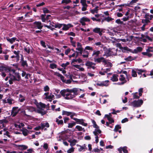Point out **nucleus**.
I'll return each instance as SVG.
<instances>
[{"label":"nucleus","mask_w":153,"mask_h":153,"mask_svg":"<svg viewBox=\"0 0 153 153\" xmlns=\"http://www.w3.org/2000/svg\"><path fill=\"white\" fill-rule=\"evenodd\" d=\"M54 75L58 76L59 77L61 80H63V78H65L64 77L62 74L57 72H54Z\"/></svg>","instance_id":"27"},{"label":"nucleus","mask_w":153,"mask_h":153,"mask_svg":"<svg viewBox=\"0 0 153 153\" xmlns=\"http://www.w3.org/2000/svg\"><path fill=\"white\" fill-rule=\"evenodd\" d=\"M124 59L127 61H131L132 60V57L131 56H129L128 57L125 58Z\"/></svg>","instance_id":"61"},{"label":"nucleus","mask_w":153,"mask_h":153,"mask_svg":"<svg viewBox=\"0 0 153 153\" xmlns=\"http://www.w3.org/2000/svg\"><path fill=\"white\" fill-rule=\"evenodd\" d=\"M121 126L120 125H116L115 126L114 131L116 132H117L118 131V130L121 129Z\"/></svg>","instance_id":"34"},{"label":"nucleus","mask_w":153,"mask_h":153,"mask_svg":"<svg viewBox=\"0 0 153 153\" xmlns=\"http://www.w3.org/2000/svg\"><path fill=\"white\" fill-rule=\"evenodd\" d=\"M63 134H61V135H60L59 136V139H58V141H61L62 140H67L68 142L70 143V145L71 146H74L76 144V141L75 140H72V139H68V137L67 136L66 137H64L63 136H62V135Z\"/></svg>","instance_id":"3"},{"label":"nucleus","mask_w":153,"mask_h":153,"mask_svg":"<svg viewBox=\"0 0 153 153\" xmlns=\"http://www.w3.org/2000/svg\"><path fill=\"white\" fill-rule=\"evenodd\" d=\"M122 151H123V152L124 153H128V151L127 150V147L126 146H124L123 147H120Z\"/></svg>","instance_id":"48"},{"label":"nucleus","mask_w":153,"mask_h":153,"mask_svg":"<svg viewBox=\"0 0 153 153\" xmlns=\"http://www.w3.org/2000/svg\"><path fill=\"white\" fill-rule=\"evenodd\" d=\"M76 93V88H74L71 89L68 88L61 90L60 93L65 99L70 100L75 97Z\"/></svg>","instance_id":"1"},{"label":"nucleus","mask_w":153,"mask_h":153,"mask_svg":"<svg viewBox=\"0 0 153 153\" xmlns=\"http://www.w3.org/2000/svg\"><path fill=\"white\" fill-rule=\"evenodd\" d=\"M137 94V92H135L132 94L133 95L134 99H138L139 98L140 96H138L136 95Z\"/></svg>","instance_id":"49"},{"label":"nucleus","mask_w":153,"mask_h":153,"mask_svg":"<svg viewBox=\"0 0 153 153\" xmlns=\"http://www.w3.org/2000/svg\"><path fill=\"white\" fill-rule=\"evenodd\" d=\"M85 50H91V51H93V48L92 47L90 46H87L85 48Z\"/></svg>","instance_id":"60"},{"label":"nucleus","mask_w":153,"mask_h":153,"mask_svg":"<svg viewBox=\"0 0 153 153\" xmlns=\"http://www.w3.org/2000/svg\"><path fill=\"white\" fill-rule=\"evenodd\" d=\"M106 63H104V65H106V67H111L112 66V64L109 62H108V61L106 59Z\"/></svg>","instance_id":"30"},{"label":"nucleus","mask_w":153,"mask_h":153,"mask_svg":"<svg viewBox=\"0 0 153 153\" xmlns=\"http://www.w3.org/2000/svg\"><path fill=\"white\" fill-rule=\"evenodd\" d=\"M142 23L144 24H146V25H148V23L150 22V21L149 19H143L142 20Z\"/></svg>","instance_id":"32"},{"label":"nucleus","mask_w":153,"mask_h":153,"mask_svg":"<svg viewBox=\"0 0 153 153\" xmlns=\"http://www.w3.org/2000/svg\"><path fill=\"white\" fill-rule=\"evenodd\" d=\"M77 95H80V93H83L84 91V90H81L80 89L77 88Z\"/></svg>","instance_id":"55"},{"label":"nucleus","mask_w":153,"mask_h":153,"mask_svg":"<svg viewBox=\"0 0 153 153\" xmlns=\"http://www.w3.org/2000/svg\"><path fill=\"white\" fill-rule=\"evenodd\" d=\"M111 50L110 48L105 50L104 54L103 55V56H106L107 57H108L113 55V54L112 53V52L111 51Z\"/></svg>","instance_id":"11"},{"label":"nucleus","mask_w":153,"mask_h":153,"mask_svg":"<svg viewBox=\"0 0 153 153\" xmlns=\"http://www.w3.org/2000/svg\"><path fill=\"white\" fill-rule=\"evenodd\" d=\"M84 120L83 119H77V124H79L84 126H86L87 125V124L84 123Z\"/></svg>","instance_id":"13"},{"label":"nucleus","mask_w":153,"mask_h":153,"mask_svg":"<svg viewBox=\"0 0 153 153\" xmlns=\"http://www.w3.org/2000/svg\"><path fill=\"white\" fill-rule=\"evenodd\" d=\"M56 122L58 125H62L63 124V121L62 120H59L58 119L56 118Z\"/></svg>","instance_id":"45"},{"label":"nucleus","mask_w":153,"mask_h":153,"mask_svg":"<svg viewBox=\"0 0 153 153\" xmlns=\"http://www.w3.org/2000/svg\"><path fill=\"white\" fill-rule=\"evenodd\" d=\"M50 88L48 85H46L44 88V90L45 91H49Z\"/></svg>","instance_id":"63"},{"label":"nucleus","mask_w":153,"mask_h":153,"mask_svg":"<svg viewBox=\"0 0 153 153\" xmlns=\"http://www.w3.org/2000/svg\"><path fill=\"white\" fill-rule=\"evenodd\" d=\"M14 126L16 128H17L20 129L21 128L20 124L19 123H15Z\"/></svg>","instance_id":"62"},{"label":"nucleus","mask_w":153,"mask_h":153,"mask_svg":"<svg viewBox=\"0 0 153 153\" xmlns=\"http://www.w3.org/2000/svg\"><path fill=\"white\" fill-rule=\"evenodd\" d=\"M98 7H99L98 6H97L95 8L91 10L90 11L91 13L93 14H94L95 13H97L98 12Z\"/></svg>","instance_id":"28"},{"label":"nucleus","mask_w":153,"mask_h":153,"mask_svg":"<svg viewBox=\"0 0 153 153\" xmlns=\"http://www.w3.org/2000/svg\"><path fill=\"white\" fill-rule=\"evenodd\" d=\"M143 101L142 100H134L131 102L130 105L134 107H140L142 105Z\"/></svg>","instance_id":"4"},{"label":"nucleus","mask_w":153,"mask_h":153,"mask_svg":"<svg viewBox=\"0 0 153 153\" xmlns=\"http://www.w3.org/2000/svg\"><path fill=\"white\" fill-rule=\"evenodd\" d=\"M93 31L96 33L98 34L99 35L101 36L102 35V33L103 32V29L98 27L94 28L93 30Z\"/></svg>","instance_id":"5"},{"label":"nucleus","mask_w":153,"mask_h":153,"mask_svg":"<svg viewBox=\"0 0 153 153\" xmlns=\"http://www.w3.org/2000/svg\"><path fill=\"white\" fill-rule=\"evenodd\" d=\"M76 62V59H74L72 61L71 64L74 67L76 68V65L75 64V62Z\"/></svg>","instance_id":"47"},{"label":"nucleus","mask_w":153,"mask_h":153,"mask_svg":"<svg viewBox=\"0 0 153 153\" xmlns=\"http://www.w3.org/2000/svg\"><path fill=\"white\" fill-rule=\"evenodd\" d=\"M6 39L8 42H9L11 44H12L16 40V37H13L10 39L8 37H7L6 38Z\"/></svg>","instance_id":"22"},{"label":"nucleus","mask_w":153,"mask_h":153,"mask_svg":"<svg viewBox=\"0 0 153 153\" xmlns=\"http://www.w3.org/2000/svg\"><path fill=\"white\" fill-rule=\"evenodd\" d=\"M62 26L63 27L62 28V30H68L69 28L72 27V25L71 24L66 25L65 24H62Z\"/></svg>","instance_id":"16"},{"label":"nucleus","mask_w":153,"mask_h":153,"mask_svg":"<svg viewBox=\"0 0 153 153\" xmlns=\"http://www.w3.org/2000/svg\"><path fill=\"white\" fill-rule=\"evenodd\" d=\"M82 11H85L86 10H87V8L88 7V5L87 4H86V5H82Z\"/></svg>","instance_id":"57"},{"label":"nucleus","mask_w":153,"mask_h":153,"mask_svg":"<svg viewBox=\"0 0 153 153\" xmlns=\"http://www.w3.org/2000/svg\"><path fill=\"white\" fill-rule=\"evenodd\" d=\"M109 82V81L108 80H105L102 82L98 81L96 83V85H97L100 86H107L108 85V83Z\"/></svg>","instance_id":"7"},{"label":"nucleus","mask_w":153,"mask_h":153,"mask_svg":"<svg viewBox=\"0 0 153 153\" xmlns=\"http://www.w3.org/2000/svg\"><path fill=\"white\" fill-rule=\"evenodd\" d=\"M76 125V123L74 122H73L72 123H70L68 124V128H71L73 126L75 125Z\"/></svg>","instance_id":"52"},{"label":"nucleus","mask_w":153,"mask_h":153,"mask_svg":"<svg viewBox=\"0 0 153 153\" xmlns=\"http://www.w3.org/2000/svg\"><path fill=\"white\" fill-rule=\"evenodd\" d=\"M30 47L26 46L24 48V50L28 53H29L30 52Z\"/></svg>","instance_id":"39"},{"label":"nucleus","mask_w":153,"mask_h":153,"mask_svg":"<svg viewBox=\"0 0 153 153\" xmlns=\"http://www.w3.org/2000/svg\"><path fill=\"white\" fill-rule=\"evenodd\" d=\"M50 67L52 69H53L56 68L57 67V65L54 63L51 64L50 65Z\"/></svg>","instance_id":"53"},{"label":"nucleus","mask_w":153,"mask_h":153,"mask_svg":"<svg viewBox=\"0 0 153 153\" xmlns=\"http://www.w3.org/2000/svg\"><path fill=\"white\" fill-rule=\"evenodd\" d=\"M25 100V97L23 96L22 94L19 95V101L20 102H23Z\"/></svg>","instance_id":"23"},{"label":"nucleus","mask_w":153,"mask_h":153,"mask_svg":"<svg viewBox=\"0 0 153 153\" xmlns=\"http://www.w3.org/2000/svg\"><path fill=\"white\" fill-rule=\"evenodd\" d=\"M100 54V51L94 50L93 51V53L92 55V56L93 57L94 59V60H95L96 59H97L99 56V55Z\"/></svg>","instance_id":"10"},{"label":"nucleus","mask_w":153,"mask_h":153,"mask_svg":"<svg viewBox=\"0 0 153 153\" xmlns=\"http://www.w3.org/2000/svg\"><path fill=\"white\" fill-rule=\"evenodd\" d=\"M85 65L88 67V68H90V67L93 65H95V64L92 62L88 61L86 62Z\"/></svg>","instance_id":"18"},{"label":"nucleus","mask_w":153,"mask_h":153,"mask_svg":"<svg viewBox=\"0 0 153 153\" xmlns=\"http://www.w3.org/2000/svg\"><path fill=\"white\" fill-rule=\"evenodd\" d=\"M20 111V109H18V107H14L13 108L11 112V115L12 117H15Z\"/></svg>","instance_id":"8"},{"label":"nucleus","mask_w":153,"mask_h":153,"mask_svg":"<svg viewBox=\"0 0 153 153\" xmlns=\"http://www.w3.org/2000/svg\"><path fill=\"white\" fill-rule=\"evenodd\" d=\"M7 102H4V103L7 102L8 103H9L10 104H11L13 103V102H14L13 100L11 98H8L7 100Z\"/></svg>","instance_id":"40"},{"label":"nucleus","mask_w":153,"mask_h":153,"mask_svg":"<svg viewBox=\"0 0 153 153\" xmlns=\"http://www.w3.org/2000/svg\"><path fill=\"white\" fill-rule=\"evenodd\" d=\"M92 122L93 124V127H94L95 128H99V127L97 126V124L96 122L95 121L93 120H92Z\"/></svg>","instance_id":"36"},{"label":"nucleus","mask_w":153,"mask_h":153,"mask_svg":"<svg viewBox=\"0 0 153 153\" xmlns=\"http://www.w3.org/2000/svg\"><path fill=\"white\" fill-rule=\"evenodd\" d=\"M22 65L23 67H25L26 66V67L27 66V61L26 60L25 61L24 60H22L21 62Z\"/></svg>","instance_id":"43"},{"label":"nucleus","mask_w":153,"mask_h":153,"mask_svg":"<svg viewBox=\"0 0 153 153\" xmlns=\"http://www.w3.org/2000/svg\"><path fill=\"white\" fill-rule=\"evenodd\" d=\"M83 48L82 47L77 48V56L78 55H81L82 53Z\"/></svg>","instance_id":"20"},{"label":"nucleus","mask_w":153,"mask_h":153,"mask_svg":"<svg viewBox=\"0 0 153 153\" xmlns=\"http://www.w3.org/2000/svg\"><path fill=\"white\" fill-rule=\"evenodd\" d=\"M142 54L144 56H146L149 57H151L153 56V54L147 52H142Z\"/></svg>","instance_id":"25"},{"label":"nucleus","mask_w":153,"mask_h":153,"mask_svg":"<svg viewBox=\"0 0 153 153\" xmlns=\"http://www.w3.org/2000/svg\"><path fill=\"white\" fill-rule=\"evenodd\" d=\"M45 14H42L41 16L42 20L43 22H45L46 19V18H45Z\"/></svg>","instance_id":"58"},{"label":"nucleus","mask_w":153,"mask_h":153,"mask_svg":"<svg viewBox=\"0 0 153 153\" xmlns=\"http://www.w3.org/2000/svg\"><path fill=\"white\" fill-rule=\"evenodd\" d=\"M37 112L38 113L41 114L42 115L46 114V111H45L43 108L39 107L37 110Z\"/></svg>","instance_id":"15"},{"label":"nucleus","mask_w":153,"mask_h":153,"mask_svg":"<svg viewBox=\"0 0 153 153\" xmlns=\"http://www.w3.org/2000/svg\"><path fill=\"white\" fill-rule=\"evenodd\" d=\"M72 113L70 112H68L66 111H63L62 112V114L63 115H66L68 116L70 115Z\"/></svg>","instance_id":"31"},{"label":"nucleus","mask_w":153,"mask_h":153,"mask_svg":"<svg viewBox=\"0 0 153 153\" xmlns=\"http://www.w3.org/2000/svg\"><path fill=\"white\" fill-rule=\"evenodd\" d=\"M118 75H117L114 74L111 79L113 82H116L118 81Z\"/></svg>","instance_id":"17"},{"label":"nucleus","mask_w":153,"mask_h":153,"mask_svg":"<svg viewBox=\"0 0 153 153\" xmlns=\"http://www.w3.org/2000/svg\"><path fill=\"white\" fill-rule=\"evenodd\" d=\"M138 0H132L129 4H126V6L129 7L130 6V5L132 4L133 3H136Z\"/></svg>","instance_id":"37"},{"label":"nucleus","mask_w":153,"mask_h":153,"mask_svg":"<svg viewBox=\"0 0 153 153\" xmlns=\"http://www.w3.org/2000/svg\"><path fill=\"white\" fill-rule=\"evenodd\" d=\"M34 28L35 29H42L43 27V25L41 22H35L33 23Z\"/></svg>","instance_id":"6"},{"label":"nucleus","mask_w":153,"mask_h":153,"mask_svg":"<svg viewBox=\"0 0 153 153\" xmlns=\"http://www.w3.org/2000/svg\"><path fill=\"white\" fill-rule=\"evenodd\" d=\"M19 147L21 148L22 149L25 150L27 148V146L24 145H20Z\"/></svg>","instance_id":"56"},{"label":"nucleus","mask_w":153,"mask_h":153,"mask_svg":"<svg viewBox=\"0 0 153 153\" xmlns=\"http://www.w3.org/2000/svg\"><path fill=\"white\" fill-rule=\"evenodd\" d=\"M41 126L42 129H43L45 127L47 128L49 127V125L48 123H41Z\"/></svg>","instance_id":"24"},{"label":"nucleus","mask_w":153,"mask_h":153,"mask_svg":"<svg viewBox=\"0 0 153 153\" xmlns=\"http://www.w3.org/2000/svg\"><path fill=\"white\" fill-rule=\"evenodd\" d=\"M131 73V75L132 77H135L137 76V72L135 71L134 70H132V71Z\"/></svg>","instance_id":"50"},{"label":"nucleus","mask_w":153,"mask_h":153,"mask_svg":"<svg viewBox=\"0 0 153 153\" xmlns=\"http://www.w3.org/2000/svg\"><path fill=\"white\" fill-rule=\"evenodd\" d=\"M43 12L45 13H50V11L48 10L46 8H44L43 9Z\"/></svg>","instance_id":"59"},{"label":"nucleus","mask_w":153,"mask_h":153,"mask_svg":"<svg viewBox=\"0 0 153 153\" xmlns=\"http://www.w3.org/2000/svg\"><path fill=\"white\" fill-rule=\"evenodd\" d=\"M62 80L63 82L66 84H70L71 82V79H69L66 80L64 79V78H63V80Z\"/></svg>","instance_id":"44"},{"label":"nucleus","mask_w":153,"mask_h":153,"mask_svg":"<svg viewBox=\"0 0 153 153\" xmlns=\"http://www.w3.org/2000/svg\"><path fill=\"white\" fill-rule=\"evenodd\" d=\"M9 78L10 79L9 80V82L10 84H12L13 82L16 81H19L21 79L20 76L18 73H15L14 76L10 74Z\"/></svg>","instance_id":"2"},{"label":"nucleus","mask_w":153,"mask_h":153,"mask_svg":"<svg viewBox=\"0 0 153 153\" xmlns=\"http://www.w3.org/2000/svg\"><path fill=\"white\" fill-rule=\"evenodd\" d=\"M54 95L52 94H51L49 96H48L47 99L50 100L49 101L51 102L53 99H54Z\"/></svg>","instance_id":"33"},{"label":"nucleus","mask_w":153,"mask_h":153,"mask_svg":"<svg viewBox=\"0 0 153 153\" xmlns=\"http://www.w3.org/2000/svg\"><path fill=\"white\" fill-rule=\"evenodd\" d=\"M1 69V71L4 70L6 72H9L10 71V67L4 65H1L0 67Z\"/></svg>","instance_id":"12"},{"label":"nucleus","mask_w":153,"mask_h":153,"mask_svg":"<svg viewBox=\"0 0 153 153\" xmlns=\"http://www.w3.org/2000/svg\"><path fill=\"white\" fill-rule=\"evenodd\" d=\"M70 63L69 62H67L65 63H62L61 65V66L64 69H65V68L66 67L69 65Z\"/></svg>","instance_id":"41"},{"label":"nucleus","mask_w":153,"mask_h":153,"mask_svg":"<svg viewBox=\"0 0 153 153\" xmlns=\"http://www.w3.org/2000/svg\"><path fill=\"white\" fill-rule=\"evenodd\" d=\"M115 22L118 24H123L124 23L123 22L121 21L120 19H118L116 20L115 21Z\"/></svg>","instance_id":"51"},{"label":"nucleus","mask_w":153,"mask_h":153,"mask_svg":"<svg viewBox=\"0 0 153 153\" xmlns=\"http://www.w3.org/2000/svg\"><path fill=\"white\" fill-rule=\"evenodd\" d=\"M143 50V48L141 47H137L136 49H134V51L135 53H137L138 52H141Z\"/></svg>","instance_id":"26"},{"label":"nucleus","mask_w":153,"mask_h":153,"mask_svg":"<svg viewBox=\"0 0 153 153\" xmlns=\"http://www.w3.org/2000/svg\"><path fill=\"white\" fill-rule=\"evenodd\" d=\"M77 130L79 131H85V130L84 128H82L81 126H77Z\"/></svg>","instance_id":"54"},{"label":"nucleus","mask_w":153,"mask_h":153,"mask_svg":"<svg viewBox=\"0 0 153 153\" xmlns=\"http://www.w3.org/2000/svg\"><path fill=\"white\" fill-rule=\"evenodd\" d=\"M113 20H114L113 18H112L109 16H108L107 17H105L104 19V20L108 22H110V21H112Z\"/></svg>","instance_id":"29"},{"label":"nucleus","mask_w":153,"mask_h":153,"mask_svg":"<svg viewBox=\"0 0 153 153\" xmlns=\"http://www.w3.org/2000/svg\"><path fill=\"white\" fill-rule=\"evenodd\" d=\"M106 59L103 57H98L97 59H96L94 60V62H95L100 63L101 62H102L103 64L106 63Z\"/></svg>","instance_id":"9"},{"label":"nucleus","mask_w":153,"mask_h":153,"mask_svg":"<svg viewBox=\"0 0 153 153\" xmlns=\"http://www.w3.org/2000/svg\"><path fill=\"white\" fill-rule=\"evenodd\" d=\"M101 133V131L98 128H96L95 131L93 132L94 134H98V133L100 134Z\"/></svg>","instance_id":"38"},{"label":"nucleus","mask_w":153,"mask_h":153,"mask_svg":"<svg viewBox=\"0 0 153 153\" xmlns=\"http://www.w3.org/2000/svg\"><path fill=\"white\" fill-rule=\"evenodd\" d=\"M81 19L82 21L85 22H90V20L87 17H83Z\"/></svg>","instance_id":"46"},{"label":"nucleus","mask_w":153,"mask_h":153,"mask_svg":"<svg viewBox=\"0 0 153 153\" xmlns=\"http://www.w3.org/2000/svg\"><path fill=\"white\" fill-rule=\"evenodd\" d=\"M85 49L83 50L82 53L84 54L82 55V56L83 58H88V57L89 53L88 51H86Z\"/></svg>","instance_id":"19"},{"label":"nucleus","mask_w":153,"mask_h":153,"mask_svg":"<svg viewBox=\"0 0 153 153\" xmlns=\"http://www.w3.org/2000/svg\"><path fill=\"white\" fill-rule=\"evenodd\" d=\"M79 74L78 72H77V75H78L79 76V79L82 78L83 79H84L85 78V76L84 74Z\"/></svg>","instance_id":"42"},{"label":"nucleus","mask_w":153,"mask_h":153,"mask_svg":"<svg viewBox=\"0 0 153 153\" xmlns=\"http://www.w3.org/2000/svg\"><path fill=\"white\" fill-rule=\"evenodd\" d=\"M63 25L62 24H59L58 23H55V27L56 28H58L59 29Z\"/></svg>","instance_id":"35"},{"label":"nucleus","mask_w":153,"mask_h":153,"mask_svg":"<svg viewBox=\"0 0 153 153\" xmlns=\"http://www.w3.org/2000/svg\"><path fill=\"white\" fill-rule=\"evenodd\" d=\"M77 146L79 147V148L78 149V150L79 151H81L83 150H84L85 149H87L85 145V144L82 146L77 144Z\"/></svg>","instance_id":"21"},{"label":"nucleus","mask_w":153,"mask_h":153,"mask_svg":"<svg viewBox=\"0 0 153 153\" xmlns=\"http://www.w3.org/2000/svg\"><path fill=\"white\" fill-rule=\"evenodd\" d=\"M74 151V149L72 147L68 150L67 152V153H71L73 152Z\"/></svg>","instance_id":"64"},{"label":"nucleus","mask_w":153,"mask_h":153,"mask_svg":"<svg viewBox=\"0 0 153 153\" xmlns=\"http://www.w3.org/2000/svg\"><path fill=\"white\" fill-rule=\"evenodd\" d=\"M120 45V48L121 50L124 53L126 52V51H130L131 49L127 47H123L121 46V45L120 44H119Z\"/></svg>","instance_id":"14"}]
</instances>
